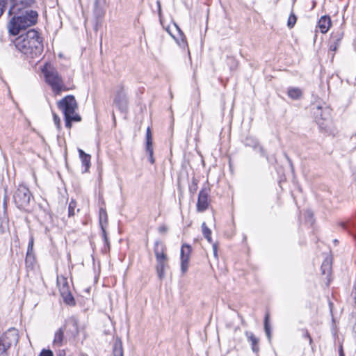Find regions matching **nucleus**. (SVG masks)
<instances>
[{"label": "nucleus", "mask_w": 356, "mask_h": 356, "mask_svg": "<svg viewBox=\"0 0 356 356\" xmlns=\"http://www.w3.org/2000/svg\"><path fill=\"white\" fill-rule=\"evenodd\" d=\"M191 253V245L188 244L182 245L181 248V270L183 274L188 270Z\"/></svg>", "instance_id": "obj_9"}, {"label": "nucleus", "mask_w": 356, "mask_h": 356, "mask_svg": "<svg viewBox=\"0 0 356 356\" xmlns=\"http://www.w3.org/2000/svg\"><path fill=\"white\" fill-rule=\"evenodd\" d=\"M46 82L51 86L53 92L58 95L67 88L65 86L63 80L58 72L54 67L46 65L42 69Z\"/></svg>", "instance_id": "obj_4"}, {"label": "nucleus", "mask_w": 356, "mask_h": 356, "mask_svg": "<svg viewBox=\"0 0 356 356\" xmlns=\"http://www.w3.org/2000/svg\"><path fill=\"white\" fill-rule=\"evenodd\" d=\"M287 158V161L290 163V159L289 157H286Z\"/></svg>", "instance_id": "obj_46"}, {"label": "nucleus", "mask_w": 356, "mask_h": 356, "mask_svg": "<svg viewBox=\"0 0 356 356\" xmlns=\"http://www.w3.org/2000/svg\"><path fill=\"white\" fill-rule=\"evenodd\" d=\"M31 197L29 189L24 185H19L13 195L14 202L20 209H25L29 206Z\"/></svg>", "instance_id": "obj_5"}, {"label": "nucleus", "mask_w": 356, "mask_h": 356, "mask_svg": "<svg viewBox=\"0 0 356 356\" xmlns=\"http://www.w3.org/2000/svg\"><path fill=\"white\" fill-rule=\"evenodd\" d=\"M14 44L19 51L30 58L40 56L44 49L42 38L39 33L33 29L18 36Z\"/></svg>", "instance_id": "obj_1"}, {"label": "nucleus", "mask_w": 356, "mask_h": 356, "mask_svg": "<svg viewBox=\"0 0 356 356\" xmlns=\"http://www.w3.org/2000/svg\"><path fill=\"white\" fill-rule=\"evenodd\" d=\"M53 115H54V122L56 126L57 127V128L59 129L60 127V118L55 113H54Z\"/></svg>", "instance_id": "obj_38"}, {"label": "nucleus", "mask_w": 356, "mask_h": 356, "mask_svg": "<svg viewBox=\"0 0 356 356\" xmlns=\"http://www.w3.org/2000/svg\"><path fill=\"white\" fill-rule=\"evenodd\" d=\"M245 334L248 338V341L251 343L252 351L257 353L259 351L258 339L251 332L247 331Z\"/></svg>", "instance_id": "obj_19"}, {"label": "nucleus", "mask_w": 356, "mask_h": 356, "mask_svg": "<svg viewBox=\"0 0 356 356\" xmlns=\"http://www.w3.org/2000/svg\"><path fill=\"white\" fill-rule=\"evenodd\" d=\"M168 227L165 225H161L159 227V232L160 234H164L167 232Z\"/></svg>", "instance_id": "obj_41"}, {"label": "nucleus", "mask_w": 356, "mask_h": 356, "mask_svg": "<svg viewBox=\"0 0 356 356\" xmlns=\"http://www.w3.org/2000/svg\"><path fill=\"white\" fill-rule=\"evenodd\" d=\"M79 156H90V154H86L83 150L81 149H79Z\"/></svg>", "instance_id": "obj_42"}, {"label": "nucleus", "mask_w": 356, "mask_h": 356, "mask_svg": "<svg viewBox=\"0 0 356 356\" xmlns=\"http://www.w3.org/2000/svg\"><path fill=\"white\" fill-rule=\"evenodd\" d=\"M149 161L150 163L153 164L155 162L154 157H149Z\"/></svg>", "instance_id": "obj_45"}, {"label": "nucleus", "mask_w": 356, "mask_h": 356, "mask_svg": "<svg viewBox=\"0 0 356 356\" xmlns=\"http://www.w3.org/2000/svg\"><path fill=\"white\" fill-rule=\"evenodd\" d=\"M76 208V202L74 200H71L68 206V216L69 217L73 216L75 214V209Z\"/></svg>", "instance_id": "obj_30"}, {"label": "nucleus", "mask_w": 356, "mask_h": 356, "mask_svg": "<svg viewBox=\"0 0 356 356\" xmlns=\"http://www.w3.org/2000/svg\"><path fill=\"white\" fill-rule=\"evenodd\" d=\"M322 274L328 277L331 272V261L329 259H325L321 265Z\"/></svg>", "instance_id": "obj_23"}, {"label": "nucleus", "mask_w": 356, "mask_h": 356, "mask_svg": "<svg viewBox=\"0 0 356 356\" xmlns=\"http://www.w3.org/2000/svg\"><path fill=\"white\" fill-rule=\"evenodd\" d=\"M268 321H269V316H268V314H266L265 316V319H264V330H265V332H266L267 337L270 340V328Z\"/></svg>", "instance_id": "obj_31"}, {"label": "nucleus", "mask_w": 356, "mask_h": 356, "mask_svg": "<svg viewBox=\"0 0 356 356\" xmlns=\"http://www.w3.org/2000/svg\"><path fill=\"white\" fill-rule=\"evenodd\" d=\"M19 335L17 330L10 328L0 337V354L5 353L13 344L17 343Z\"/></svg>", "instance_id": "obj_6"}, {"label": "nucleus", "mask_w": 356, "mask_h": 356, "mask_svg": "<svg viewBox=\"0 0 356 356\" xmlns=\"http://www.w3.org/2000/svg\"><path fill=\"white\" fill-rule=\"evenodd\" d=\"M202 229L203 236L207 238L209 243H212L211 230L207 226L204 222L202 224Z\"/></svg>", "instance_id": "obj_26"}, {"label": "nucleus", "mask_w": 356, "mask_h": 356, "mask_svg": "<svg viewBox=\"0 0 356 356\" xmlns=\"http://www.w3.org/2000/svg\"><path fill=\"white\" fill-rule=\"evenodd\" d=\"M287 94L293 99H299L302 95V92L298 88H290L288 90Z\"/></svg>", "instance_id": "obj_22"}, {"label": "nucleus", "mask_w": 356, "mask_h": 356, "mask_svg": "<svg viewBox=\"0 0 356 356\" xmlns=\"http://www.w3.org/2000/svg\"><path fill=\"white\" fill-rule=\"evenodd\" d=\"M59 108L63 111L65 118V126L70 129L72 122H80L81 116L76 112L77 103L74 96L68 95L58 103Z\"/></svg>", "instance_id": "obj_3"}, {"label": "nucleus", "mask_w": 356, "mask_h": 356, "mask_svg": "<svg viewBox=\"0 0 356 356\" xmlns=\"http://www.w3.org/2000/svg\"><path fill=\"white\" fill-rule=\"evenodd\" d=\"M182 42H183V44H185V42H184V39L182 40Z\"/></svg>", "instance_id": "obj_47"}, {"label": "nucleus", "mask_w": 356, "mask_h": 356, "mask_svg": "<svg viewBox=\"0 0 356 356\" xmlns=\"http://www.w3.org/2000/svg\"><path fill=\"white\" fill-rule=\"evenodd\" d=\"M6 3L7 0H0V17L2 15L4 11Z\"/></svg>", "instance_id": "obj_37"}, {"label": "nucleus", "mask_w": 356, "mask_h": 356, "mask_svg": "<svg viewBox=\"0 0 356 356\" xmlns=\"http://www.w3.org/2000/svg\"><path fill=\"white\" fill-rule=\"evenodd\" d=\"M168 261H156V272L159 279L164 277V269L167 266Z\"/></svg>", "instance_id": "obj_25"}, {"label": "nucleus", "mask_w": 356, "mask_h": 356, "mask_svg": "<svg viewBox=\"0 0 356 356\" xmlns=\"http://www.w3.org/2000/svg\"><path fill=\"white\" fill-rule=\"evenodd\" d=\"M340 226L356 239V218L341 222Z\"/></svg>", "instance_id": "obj_14"}, {"label": "nucleus", "mask_w": 356, "mask_h": 356, "mask_svg": "<svg viewBox=\"0 0 356 356\" xmlns=\"http://www.w3.org/2000/svg\"><path fill=\"white\" fill-rule=\"evenodd\" d=\"M81 165L83 167H84V169L83 170V172H87L88 171V169L90 166V157H80Z\"/></svg>", "instance_id": "obj_29"}, {"label": "nucleus", "mask_w": 356, "mask_h": 356, "mask_svg": "<svg viewBox=\"0 0 356 356\" xmlns=\"http://www.w3.org/2000/svg\"><path fill=\"white\" fill-rule=\"evenodd\" d=\"M209 191L207 188H203L200 191L196 205L198 212H204L209 208Z\"/></svg>", "instance_id": "obj_11"}, {"label": "nucleus", "mask_w": 356, "mask_h": 356, "mask_svg": "<svg viewBox=\"0 0 356 356\" xmlns=\"http://www.w3.org/2000/svg\"><path fill=\"white\" fill-rule=\"evenodd\" d=\"M331 24L332 22L330 17L322 16L318 20V27L322 33H326L329 31Z\"/></svg>", "instance_id": "obj_15"}, {"label": "nucleus", "mask_w": 356, "mask_h": 356, "mask_svg": "<svg viewBox=\"0 0 356 356\" xmlns=\"http://www.w3.org/2000/svg\"><path fill=\"white\" fill-rule=\"evenodd\" d=\"M104 3H105V0H95V8H99V7H103L104 5Z\"/></svg>", "instance_id": "obj_39"}, {"label": "nucleus", "mask_w": 356, "mask_h": 356, "mask_svg": "<svg viewBox=\"0 0 356 356\" xmlns=\"http://www.w3.org/2000/svg\"><path fill=\"white\" fill-rule=\"evenodd\" d=\"M14 9H15V6H13L12 8H10V9L8 11L9 15H12L13 14L15 13Z\"/></svg>", "instance_id": "obj_43"}, {"label": "nucleus", "mask_w": 356, "mask_h": 356, "mask_svg": "<svg viewBox=\"0 0 356 356\" xmlns=\"http://www.w3.org/2000/svg\"><path fill=\"white\" fill-rule=\"evenodd\" d=\"M300 331L302 333V337L309 341V343L311 346V348L314 351V345L313 343V339H312L311 335L309 334L308 330L305 328H302V329H300Z\"/></svg>", "instance_id": "obj_28"}, {"label": "nucleus", "mask_w": 356, "mask_h": 356, "mask_svg": "<svg viewBox=\"0 0 356 356\" xmlns=\"http://www.w3.org/2000/svg\"><path fill=\"white\" fill-rule=\"evenodd\" d=\"M154 251L156 261H168V257L165 254V247L160 241H156L154 243Z\"/></svg>", "instance_id": "obj_13"}, {"label": "nucleus", "mask_w": 356, "mask_h": 356, "mask_svg": "<svg viewBox=\"0 0 356 356\" xmlns=\"http://www.w3.org/2000/svg\"><path fill=\"white\" fill-rule=\"evenodd\" d=\"M8 231V220L5 216H3L2 218H0V233L4 234Z\"/></svg>", "instance_id": "obj_27"}, {"label": "nucleus", "mask_w": 356, "mask_h": 356, "mask_svg": "<svg viewBox=\"0 0 356 356\" xmlns=\"http://www.w3.org/2000/svg\"><path fill=\"white\" fill-rule=\"evenodd\" d=\"M344 31L340 28L336 32L332 33L331 36L332 43L330 46V49L333 51H337L339 49L341 42L343 38Z\"/></svg>", "instance_id": "obj_12"}, {"label": "nucleus", "mask_w": 356, "mask_h": 356, "mask_svg": "<svg viewBox=\"0 0 356 356\" xmlns=\"http://www.w3.org/2000/svg\"><path fill=\"white\" fill-rule=\"evenodd\" d=\"M339 356H345L342 346H340L339 348Z\"/></svg>", "instance_id": "obj_44"}, {"label": "nucleus", "mask_w": 356, "mask_h": 356, "mask_svg": "<svg viewBox=\"0 0 356 356\" xmlns=\"http://www.w3.org/2000/svg\"><path fill=\"white\" fill-rule=\"evenodd\" d=\"M38 13L31 10L25 15L19 16L14 15L10 18L7 24V29L10 35H17L20 31L33 25L37 20Z\"/></svg>", "instance_id": "obj_2"}, {"label": "nucleus", "mask_w": 356, "mask_h": 356, "mask_svg": "<svg viewBox=\"0 0 356 356\" xmlns=\"http://www.w3.org/2000/svg\"><path fill=\"white\" fill-rule=\"evenodd\" d=\"M197 184L198 181L195 177H193L191 180V184L189 186V191L191 194H194L197 191Z\"/></svg>", "instance_id": "obj_32"}, {"label": "nucleus", "mask_w": 356, "mask_h": 356, "mask_svg": "<svg viewBox=\"0 0 356 356\" xmlns=\"http://www.w3.org/2000/svg\"><path fill=\"white\" fill-rule=\"evenodd\" d=\"M146 151L149 156L153 155L152 136L149 127L147 129L146 132Z\"/></svg>", "instance_id": "obj_20"}, {"label": "nucleus", "mask_w": 356, "mask_h": 356, "mask_svg": "<svg viewBox=\"0 0 356 356\" xmlns=\"http://www.w3.org/2000/svg\"><path fill=\"white\" fill-rule=\"evenodd\" d=\"M246 145L251 147L254 149V153L257 154H264V149L263 147L255 140L252 139L246 140Z\"/></svg>", "instance_id": "obj_18"}, {"label": "nucleus", "mask_w": 356, "mask_h": 356, "mask_svg": "<svg viewBox=\"0 0 356 356\" xmlns=\"http://www.w3.org/2000/svg\"><path fill=\"white\" fill-rule=\"evenodd\" d=\"M65 328L63 327H60L54 334V339L53 341V344L55 346L60 347L63 345V342L64 340V331Z\"/></svg>", "instance_id": "obj_17"}, {"label": "nucleus", "mask_w": 356, "mask_h": 356, "mask_svg": "<svg viewBox=\"0 0 356 356\" xmlns=\"http://www.w3.org/2000/svg\"><path fill=\"white\" fill-rule=\"evenodd\" d=\"M297 18L294 14H291L289 17L288 22H287V26L289 29H291L294 26L295 24L296 23Z\"/></svg>", "instance_id": "obj_34"}, {"label": "nucleus", "mask_w": 356, "mask_h": 356, "mask_svg": "<svg viewBox=\"0 0 356 356\" xmlns=\"http://www.w3.org/2000/svg\"><path fill=\"white\" fill-rule=\"evenodd\" d=\"M39 356H54V354L51 350L42 349Z\"/></svg>", "instance_id": "obj_36"}, {"label": "nucleus", "mask_w": 356, "mask_h": 356, "mask_svg": "<svg viewBox=\"0 0 356 356\" xmlns=\"http://www.w3.org/2000/svg\"><path fill=\"white\" fill-rule=\"evenodd\" d=\"M33 243H34V239H33V237L31 236L30 237V240H29V245H28L27 255L33 251Z\"/></svg>", "instance_id": "obj_35"}, {"label": "nucleus", "mask_w": 356, "mask_h": 356, "mask_svg": "<svg viewBox=\"0 0 356 356\" xmlns=\"http://www.w3.org/2000/svg\"><path fill=\"white\" fill-rule=\"evenodd\" d=\"M114 104L121 111H125L127 108V95L122 86H120L116 92L114 98Z\"/></svg>", "instance_id": "obj_10"}, {"label": "nucleus", "mask_w": 356, "mask_h": 356, "mask_svg": "<svg viewBox=\"0 0 356 356\" xmlns=\"http://www.w3.org/2000/svg\"><path fill=\"white\" fill-rule=\"evenodd\" d=\"M60 292L62 296H63L64 301L65 303L70 305L75 304L74 299L73 296L68 292L67 286L64 285L60 289Z\"/></svg>", "instance_id": "obj_21"}, {"label": "nucleus", "mask_w": 356, "mask_h": 356, "mask_svg": "<svg viewBox=\"0 0 356 356\" xmlns=\"http://www.w3.org/2000/svg\"><path fill=\"white\" fill-rule=\"evenodd\" d=\"M67 325H71L72 329L70 330L71 332L74 335H76L79 333V320L76 316H71L65 321V325L63 326V327L65 329V327Z\"/></svg>", "instance_id": "obj_16"}, {"label": "nucleus", "mask_w": 356, "mask_h": 356, "mask_svg": "<svg viewBox=\"0 0 356 356\" xmlns=\"http://www.w3.org/2000/svg\"><path fill=\"white\" fill-rule=\"evenodd\" d=\"M104 10L103 7H98L97 8H94V15L97 19H101L104 15Z\"/></svg>", "instance_id": "obj_33"}, {"label": "nucleus", "mask_w": 356, "mask_h": 356, "mask_svg": "<svg viewBox=\"0 0 356 356\" xmlns=\"http://www.w3.org/2000/svg\"><path fill=\"white\" fill-rule=\"evenodd\" d=\"M113 356H123L122 343L117 340L113 345Z\"/></svg>", "instance_id": "obj_24"}, {"label": "nucleus", "mask_w": 356, "mask_h": 356, "mask_svg": "<svg viewBox=\"0 0 356 356\" xmlns=\"http://www.w3.org/2000/svg\"><path fill=\"white\" fill-rule=\"evenodd\" d=\"M99 226L101 227L102 232V237L104 241L105 247L107 248L108 251L110 249V243L108 241V238L107 236V234L106 232V227L108 224V216L107 213L105 209L101 208L99 212Z\"/></svg>", "instance_id": "obj_7"}, {"label": "nucleus", "mask_w": 356, "mask_h": 356, "mask_svg": "<svg viewBox=\"0 0 356 356\" xmlns=\"http://www.w3.org/2000/svg\"><path fill=\"white\" fill-rule=\"evenodd\" d=\"M213 252L214 257L218 258V245L216 243L213 244Z\"/></svg>", "instance_id": "obj_40"}, {"label": "nucleus", "mask_w": 356, "mask_h": 356, "mask_svg": "<svg viewBox=\"0 0 356 356\" xmlns=\"http://www.w3.org/2000/svg\"><path fill=\"white\" fill-rule=\"evenodd\" d=\"M318 113H316V120L319 127L327 131L330 122V114L328 109L322 110L321 107H317Z\"/></svg>", "instance_id": "obj_8"}]
</instances>
